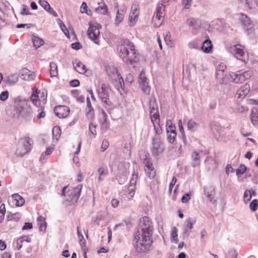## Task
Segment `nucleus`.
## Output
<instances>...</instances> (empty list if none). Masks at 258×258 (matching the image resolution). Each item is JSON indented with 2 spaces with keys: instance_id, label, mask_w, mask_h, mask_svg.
I'll return each instance as SVG.
<instances>
[{
  "instance_id": "obj_46",
  "label": "nucleus",
  "mask_w": 258,
  "mask_h": 258,
  "mask_svg": "<svg viewBox=\"0 0 258 258\" xmlns=\"http://www.w3.org/2000/svg\"><path fill=\"white\" fill-rule=\"evenodd\" d=\"M140 85V87H141L143 91L146 93V94H149L150 92V87L148 85V82L143 83Z\"/></svg>"
},
{
  "instance_id": "obj_37",
  "label": "nucleus",
  "mask_w": 258,
  "mask_h": 258,
  "mask_svg": "<svg viewBox=\"0 0 258 258\" xmlns=\"http://www.w3.org/2000/svg\"><path fill=\"white\" fill-rule=\"evenodd\" d=\"M178 234H177V229L176 227H174L172 229L171 232V241L174 242L175 243H178Z\"/></svg>"
},
{
  "instance_id": "obj_15",
  "label": "nucleus",
  "mask_w": 258,
  "mask_h": 258,
  "mask_svg": "<svg viewBox=\"0 0 258 258\" xmlns=\"http://www.w3.org/2000/svg\"><path fill=\"white\" fill-rule=\"evenodd\" d=\"M21 76L22 77V79L26 81L33 80L35 79L36 76L34 72H31L26 68L22 69Z\"/></svg>"
},
{
  "instance_id": "obj_32",
  "label": "nucleus",
  "mask_w": 258,
  "mask_h": 258,
  "mask_svg": "<svg viewBox=\"0 0 258 258\" xmlns=\"http://www.w3.org/2000/svg\"><path fill=\"white\" fill-rule=\"evenodd\" d=\"M166 127L167 134L172 132L176 133L175 126L172 124L171 120H167Z\"/></svg>"
},
{
  "instance_id": "obj_9",
  "label": "nucleus",
  "mask_w": 258,
  "mask_h": 258,
  "mask_svg": "<svg viewBox=\"0 0 258 258\" xmlns=\"http://www.w3.org/2000/svg\"><path fill=\"white\" fill-rule=\"evenodd\" d=\"M82 187V184H79L75 187L69 189L67 191L68 200L72 203H76L80 197Z\"/></svg>"
},
{
  "instance_id": "obj_23",
  "label": "nucleus",
  "mask_w": 258,
  "mask_h": 258,
  "mask_svg": "<svg viewBox=\"0 0 258 258\" xmlns=\"http://www.w3.org/2000/svg\"><path fill=\"white\" fill-rule=\"evenodd\" d=\"M191 158L192 160V166L196 167L199 166L200 164V158L199 153L194 151L191 155Z\"/></svg>"
},
{
  "instance_id": "obj_5",
  "label": "nucleus",
  "mask_w": 258,
  "mask_h": 258,
  "mask_svg": "<svg viewBox=\"0 0 258 258\" xmlns=\"http://www.w3.org/2000/svg\"><path fill=\"white\" fill-rule=\"evenodd\" d=\"M252 75L253 72L251 70L246 71L243 72L237 71L229 73L232 82L237 84L242 83L245 80L250 79Z\"/></svg>"
},
{
  "instance_id": "obj_29",
  "label": "nucleus",
  "mask_w": 258,
  "mask_h": 258,
  "mask_svg": "<svg viewBox=\"0 0 258 258\" xmlns=\"http://www.w3.org/2000/svg\"><path fill=\"white\" fill-rule=\"evenodd\" d=\"M50 75L51 77H56L58 75L56 64L53 62L50 63Z\"/></svg>"
},
{
  "instance_id": "obj_56",
  "label": "nucleus",
  "mask_w": 258,
  "mask_h": 258,
  "mask_svg": "<svg viewBox=\"0 0 258 258\" xmlns=\"http://www.w3.org/2000/svg\"><path fill=\"white\" fill-rule=\"evenodd\" d=\"M139 82L140 84L148 82L147 78L145 76V74L143 73H141L139 76Z\"/></svg>"
},
{
  "instance_id": "obj_13",
  "label": "nucleus",
  "mask_w": 258,
  "mask_h": 258,
  "mask_svg": "<svg viewBox=\"0 0 258 258\" xmlns=\"http://www.w3.org/2000/svg\"><path fill=\"white\" fill-rule=\"evenodd\" d=\"M54 111L58 117L65 118L69 115L70 110L67 106L59 105L54 108Z\"/></svg>"
},
{
  "instance_id": "obj_27",
  "label": "nucleus",
  "mask_w": 258,
  "mask_h": 258,
  "mask_svg": "<svg viewBox=\"0 0 258 258\" xmlns=\"http://www.w3.org/2000/svg\"><path fill=\"white\" fill-rule=\"evenodd\" d=\"M116 75L118 78V82L117 84H115V88L118 90H119L120 88L123 89V87L124 85L123 80L117 71H116Z\"/></svg>"
},
{
  "instance_id": "obj_53",
  "label": "nucleus",
  "mask_w": 258,
  "mask_h": 258,
  "mask_svg": "<svg viewBox=\"0 0 258 258\" xmlns=\"http://www.w3.org/2000/svg\"><path fill=\"white\" fill-rule=\"evenodd\" d=\"M238 255L237 252L235 250L232 249L229 250L227 254V258H237Z\"/></svg>"
},
{
  "instance_id": "obj_19",
  "label": "nucleus",
  "mask_w": 258,
  "mask_h": 258,
  "mask_svg": "<svg viewBox=\"0 0 258 258\" xmlns=\"http://www.w3.org/2000/svg\"><path fill=\"white\" fill-rule=\"evenodd\" d=\"M249 90L246 85L241 87L237 92L236 95L239 99L243 98L248 93Z\"/></svg>"
},
{
  "instance_id": "obj_21",
  "label": "nucleus",
  "mask_w": 258,
  "mask_h": 258,
  "mask_svg": "<svg viewBox=\"0 0 258 258\" xmlns=\"http://www.w3.org/2000/svg\"><path fill=\"white\" fill-rule=\"evenodd\" d=\"M38 225L40 231L45 232L46 228V223L45 221L44 218L40 216L37 218Z\"/></svg>"
},
{
  "instance_id": "obj_20",
  "label": "nucleus",
  "mask_w": 258,
  "mask_h": 258,
  "mask_svg": "<svg viewBox=\"0 0 258 258\" xmlns=\"http://www.w3.org/2000/svg\"><path fill=\"white\" fill-rule=\"evenodd\" d=\"M212 42L209 39L205 40L203 42V45L201 46V49L206 53H209L212 48Z\"/></svg>"
},
{
  "instance_id": "obj_45",
  "label": "nucleus",
  "mask_w": 258,
  "mask_h": 258,
  "mask_svg": "<svg viewBox=\"0 0 258 258\" xmlns=\"http://www.w3.org/2000/svg\"><path fill=\"white\" fill-rule=\"evenodd\" d=\"M249 208L253 212L256 211L258 208V200H253L249 204Z\"/></svg>"
},
{
  "instance_id": "obj_11",
  "label": "nucleus",
  "mask_w": 258,
  "mask_h": 258,
  "mask_svg": "<svg viewBox=\"0 0 258 258\" xmlns=\"http://www.w3.org/2000/svg\"><path fill=\"white\" fill-rule=\"evenodd\" d=\"M138 179V172L137 171H134L132 175V178L130 180V184L127 187V192H128L127 195V198L128 199H131L134 194H135V186L136 182Z\"/></svg>"
},
{
  "instance_id": "obj_51",
  "label": "nucleus",
  "mask_w": 258,
  "mask_h": 258,
  "mask_svg": "<svg viewBox=\"0 0 258 258\" xmlns=\"http://www.w3.org/2000/svg\"><path fill=\"white\" fill-rule=\"evenodd\" d=\"M251 198V192L249 190L246 189L244 193L243 199L245 202H248Z\"/></svg>"
},
{
  "instance_id": "obj_49",
  "label": "nucleus",
  "mask_w": 258,
  "mask_h": 258,
  "mask_svg": "<svg viewBox=\"0 0 258 258\" xmlns=\"http://www.w3.org/2000/svg\"><path fill=\"white\" fill-rule=\"evenodd\" d=\"M239 1L244 5L245 7H247L249 9H252L253 5L252 0H239Z\"/></svg>"
},
{
  "instance_id": "obj_12",
  "label": "nucleus",
  "mask_w": 258,
  "mask_h": 258,
  "mask_svg": "<svg viewBox=\"0 0 258 258\" xmlns=\"http://www.w3.org/2000/svg\"><path fill=\"white\" fill-rule=\"evenodd\" d=\"M89 38L97 44H99L98 37L100 35V30L97 26L90 25L88 30Z\"/></svg>"
},
{
  "instance_id": "obj_60",
  "label": "nucleus",
  "mask_w": 258,
  "mask_h": 258,
  "mask_svg": "<svg viewBox=\"0 0 258 258\" xmlns=\"http://www.w3.org/2000/svg\"><path fill=\"white\" fill-rule=\"evenodd\" d=\"M176 182V178L175 176H173L172 180L169 184V192L170 194L172 192V188H173L175 183Z\"/></svg>"
},
{
  "instance_id": "obj_33",
  "label": "nucleus",
  "mask_w": 258,
  "mask_h": 258,
  "mask_svg": "<svg viewBox=\"0 0 258 258\" xmlns=\"http://www.w3.org/2000/svg\"><path fill=\"white\" fill-rule=\"evenodd\" d=\"M39 4L46 11L49 12L50 13H51V11H53V10L51 8L50 5L47 1L45 0H39Z\"/></svg>"
},
{
  "instance_id": "obj_54",
  "label": "nucleus",
  "mask_w": 258,
  "mask_h": 258,
  "mask_svg": "<svg viewBox=\"0 0 258 258\" xmlns=\"http://www.w3.org/2000/svg\"><path fill=\"white\" fill-rule=\"evenodd\" d=\"M138 17V13L131 12L129 15V22L133 23L136 22V19Z\"/></svg>"
},
{
  "instance_id": "obj_58",
  "label": "nucleus",
  "mask_w": 258,
  "mask_h": 258,
  "mask_svg": "<svg viewBox=\"0 0 258 258\" xmlns=\"http://www.w3.org/2000/svg\"><path fill=\"white\" fill-rule=\"evenodd\" d=\"M190 199V195L189 194L187 193L183 195L181 198V202L183 203H187Z\"/></svg>"
},
{
  "instance_id": "obj_26",
  "label": "nucleus",
  "mask_w": 258,
  "mask_h": 258,
  "mask_svg": "<svg viewBox=\"0 0 258 258\" xmlns=\"http://www.w3.org/2000/svg\"><path fill=\"white\" fill-rule=\"evenodd\" d=\"M125 12L123 10H118L117 11L115 18V24L118 25L123 19Z\"/></svg>"
},
{
  "instance_id": "obj_55",
  "label": "nucleus",
  "mask_w": 258,
  "mask_h": 258,
  "mask_svg": "<svg viewBox=\"0 0 258 258\" xmlns=\"http://www.w3.org/2000/svg\"><path fill=\"white\" fill-rule=\"evenodd\" d=\"M9 97V92L8 91H3L0 94L1 100L4 101L6 100Z\"/></svg>"
},
{
  "instance_id": "obj_61",
  "label": "nucleus",
  "mask_w": 258,
  "mask_h": 258,
  "mask_svg": "<svg viewBox=\"0 0 258 258\" xmlns=\"http://www.w3.org/2000/svg\"><path fill=\"white\" fill-rule=\"evenodd\" d=\"M109 146V142L106 140H104L102 142V146H101V150L102 151L104 152L106 150Z\"/></svg>"
},
{
  "instance_id": "obj_57",
  "label": "nucleus",
  "mask_w": 258,
  "mask_h": 258,
  "mask_svg": "<svg viewBox=\"0 0 258 258\" xmlns=\"http://www.w3.org/2000/svg\"><path fill=\"white\" fill-rule=\"evenodd\" d=\"M22 15H31V13L29 12L28 8L26 5H23L22 11L21 12Z\"/></svg>"
},
{
  "instance_id": "obj_30",
  "label": "nucleus",
  "mask_w": 258,
  "mask_h": 258,
  "mask_svg": "<svg viewBox=\"0 0 258 258\" xmlns=\"http://www.w3.org/2000/svg\"><path fill=\"white\" fill-rule=\"evenodd\" d=\"M30 99L33 104L37 107L40 105V100L38 99V94L37 91L33 92L30 97Z\"/></svg>"
},
{
  "instance_id": "obj_50",
  "label": "nucleus",
  "mask_w": 258,
  "mask_h": 258,
  "mask_svg": "<svg viewBox=\"0 0 258 258\" xmlns=\"http://www.w3.org/2000/svg\"><path fill=\"white\" fill-rule=\"evenodd\" d=\"M187 224L185 226V228L190 230L192 228L194 224L195 223V221L191 218H188L186 220Z\"/></svg>"
},
{
  "instance_id": "obj_4",
  "label": "nucleus",
  "mask_w": 258,
  "mask_h": 258,
  "mask_svg": "<svg viewBox=\"0 0 258 258\" xmlns=\"http://www.w3.org/2000/svg\"><path fill=\"white\" fill-rule=\"evenodd\" d=\"M32 147L31 140L29 138L21 139L18 142L16 154L22 157L29 152Z\"/></svg>"
},
{
  "instance_id": "obj_25",
  "label": "nucleus",
  "mask_w": 258,
  "mask_h": 258,
  "mask_svg": "<svg viewBox=\"0 0 258 258\" xmlns=\"http://www.w3.org/2000/svg\"><path fill=\"white\" fill-rule=\"evenodd\" d=\"M98 172L99 173V177L98 178V181H101L104 177L108 174V170L107 168L103 167H100L98 169Z\"/></svg>"
},
{
  "instance_id": "obj_48",
  "label": "nucleus",
  "mask_w": 258,
  "mask_h": 258,
  "mask_svg": "<svg viewBox=\"0 0 258 258\" xmlns=\"http://www.w3.org/2000/svg\"><path fill=\"white\" fill-rule=\"evenodd\" d=\"M16 226V223L13 221H9V219H8V221L6 223V230L9 231L11 229L15 228Z\"/></svg>"
},
{
  "instance_id": "obj_62",
  "label": "nucleus",
  "mask_w": 258,
  "mask_h": 258,
  "mask_svg": "<svg viewBox=\"0 0 258 258\" xmlns=\"http://www.w3.org/2000/svg\"><path fill=\"white\" fill-rule=\"evenodd\" d=\"M33 227V224L30 222H25L22 229L23 230H29L32 229Z\"/></svg>"
},
{
  "instance_id": "obj_52",
  "label": "nucleus",
  "mask_w": 258,
  "mask_h": 258,
  "mask_svg": "<svg viewBox=\"0 0 258 258\" xmlns=\"http://www.w3.org/2000/svg\"><path fill=\"white\" fill-rule=\"evenodd\" d=\"M163 12H156L155 14L154 15L153 17V23H155L157 20L159 21L161 18L163 16Z\"/></svg>"
},
{
  "instance_id": "obj_63",
  "label": "nucleus",
  "mask_w": 258,
  "mask_h": 258,
  "mask_svg": "<svg viewBox=\"0 0 258 258\" xmlns=\"http://www.w3.org/2000/svg\"><path fill=\"white\" fill-rule=\"evenodd\" d=\"M192 0H182V5L185 9H189Z\"/></svg>"
},
{
  "instance_id": "obj_59",
  "label": "nucleus",
  "mask_w": 258,
  "mask_h": 258,
  "mask_svg": "<svg viewBox=\"0 0 258 258\" xmlns=\"http://www.w3.org/2000/svg\"><path fill=\"white\" fill-rule=\"evenodd\" d=\"M88 6L85 2H83L81 6V13H86L87 14L89 15V13L87 12Z\"/></svg>"
},
{
  "instance_id": "obj_24",
  "label": "nucleus",
  "mask_w": 258,
  "mask_h": 258,
  "mask_svg": "<svg viewBox=\"0 0 258 258\" xmlns=\"http://www.w3.org/2000/svg\"><path fill=\"white\" fill-rule=\"evenodd\" d=\"M14 200L16 201V205L17 207L22 206L25 203L24 199L18 194H14L12 196Z\"/></svg>"
},
{
  "instance_id": "obj_6",
  "label": "nucleus",
  "mask_w": 258,
  "mask_h": 258,
  "mask_svg": "<svg viewBox=\"0 0 258 258\" xmlns=\"http://www.w3.org/2000/svg\"><path fill=\"white\" fill-rule=\"evenodd\" d=\"M151 150L153 156L157 157L160 155L165 150L163 140L159 137H154L152 139Z\"/></svg>"
},
{
  "instance_id": "obj_38",
  "label": "nucleus",
  "mask_w": 258,
  "mask_h": 258,
  "mask_svg": "<svg viewBox=\"0 0 258 258\" xmlns=\"http://www.w3.org/2000/svg\"><path fill=\"white\" fill-rule=\"evenodd\" d=\"M178 126H179V132L181 134L182 140L184 143H186V137H185V133L184 132L183 127L182 125L181 120L180 119L178 120Z\"/></svg>"
},
{
  "instance_id": "obj_14",
  "label": "nucleus",
  "mask_w": 258,
  "mask_h": 258,
  "mask_svg": "<svg viewBox=\"0 0 258 258\" xmlns=\"http://www.w3.org/2000/svg\"><path fill=\"white\" fill-rule=\"evenodd\" d=\"M240 19L243 27L245 30H248L252 28V22L246 15L241 14Z\"/></svg>"
},
{
  "instance_id": "obj_31",
  "label": "nucleus",
  "mask_w": 258,
  "mask_h": 258,
  "mask_svg": "<svg viewBox=\"0 0 258 258\" xmlns=\"http://www.w3.org/2000/svg\"><path fill=\"white\" fill-rule=\"evenodd\" d=\"M32 40L33 43V45L36 48H39L44 43V41L41 38L37 36H33Z\"/></svg>"
},
{
  "instance_id": "obj_43",
  "label": "nucleus",
  "mask_w": 258,
  "mask_h": 258,
  "mask_svg": "<svg viewBox=\"0 0 258 258\" xmlns=\"http://www.w3.org/2000/svg\"><path fill=\"white\" fill-rule=\"evenodd\" d=\"M96 11H98L100 13L102 14H107L108 13V8L107 5L103 4L102 6H99L96 9Z\"/></svg>"
},
{
  "instance_id": "obj_44",
  "label": "nucleus",
  "mask_w": 258,
  "mask_h": 258,
  "mask_svg": "<svg viewBox=\"0 0 258 258\" xmlns=\"http://www.w3.org/2000/svg\"><path fill=\"white\" fill-rule=\"evenodd\" d=\"M6 214L5 205L2 204L0 206V223H2Z\"/></svg>"
},
{
  "instance_id": "obj_22",
  "label": "nucleus",
  "mask_w": 258,
  "mask_h": 258,
  "mask_svg": "<svg viewBox=\"0 0 258 258\" xmlns=\"http://www.w3.org/2000/svg\"><path fill=\"white\" fill-rule=\"evenodd\" d=\"M214 192V189L212 188V186L208 187L204 186V193L205 195L209 198L210 202L212 201L213 199V194Z\"/></svg>"
},
{
  "instance_id": "obj_18",
  "label": "nucleus",
  "mask_w": 258,
  "mask_h": 258,
  "mask_svg": "<svg viewBox=\"0 0 258 258\" xmlns=\"http://www.w3.org/2000/svg\"><path fill=\"white\" fill-rule=\"evenodd\" d=\"M75 70L80 74H84L86 72V68L82 62L76 60L73 62Z\"/></svg>"
},
{
  "instance_id": "obj_3",
  "label": "nucleus",
  "mask_w": 258,
  "mask_h": 258,
  "mask_svg": "<svg viewBox=\"0 0 258 258\" xmlns=\"http://www.w3.org/2000/svg\"><path fill=\"white\" fill-rule=\"evenodd\" d=\"M16 114L21 115L26 120H30L32 116V110L28 103L25 101H20L16 102L14 106Z\"/></svg>"
},
{
  "instance_id": "obj_34",
  "label": "nucleus",
  "mask_w": 258,
  "mask_h": 258,
  "mask_svg": "<svg viewBox=\"0 0 258 258\" xmlns=\"http://www.w3.org/2000/svg\"><path fill=\"white\" fill-rule=\"evenodd\" d=\"M149 107L150 108V113L158 112L157 106L156 104V101L154 98L151 99L149 101Z\"/></svg>"
},
{
  "instance_id": "obj_36",
  "label": "nucleus",
  "mask_w": 258,
  "mask_h": 258,
  "mask_svg": "<svg viewBox=\"0 0 258 258\" xmlns=\"http://www.w3.org/2000/svg\"><path fill=\"white\" fill-rule=\"evenodd\" d=\"M150 116L151 118V121L153 124L155 123H159L160 116L158 112L150 113Z\"/></svg>"
},
{
  "instance_id": "obj_39",
  "label": "nucleus",
  "mask_w": 258,
  "mask_h": 258,
  "mask_svg": "<svg viewBox=\"0 0 258 258\" xmlns=\"http://www.w3.org/2000/svg\"><path fill=\"white\" fill-rule=\"evenodd\" d=\"M246 167L244 164H240L239 168L237 169L235 171L236 174L237 176L240 177L243 174L246 170Z\"/></svg>"
},
{
  "instance_id": "obj_8",
  "label": "nucleus",
  "mask_w": 258,
  "mask_h": 258,
  "mask_svg": "<svg viewBox=\"0 0 258 258\" xmlns=\"http://www.w3.org/2000/svg\"><path fill=\"white\" fill-rule=\"evenodd\" d=\"M226 66L224 63L219 64L216 69V79L220 84H226L228 79L225 71Z\"/></svg>"
},
{
  "instance_id": "obj_7",
  "label": "nucleus",
  "mask_w": 258,
  "mask_h": 258,
  "mask_svg": "<svg viewBox=\"0 0 258 258\" xmlns=\"http://www.w3.org/2000/svg\"><path fill=\"white\" fill-rule=\"evenodd\" d=\"M98 94L104 107H107V106L111 105L112 102L109 100L108 85L106 84H102L101 85L100 90H98Z\"/></svg>"
},
{
  "instance_id": "obj_64",
  "label": "nucleus",
  "mask_w": 258,
  "mask_h": 258,
  "mask_svg": "<svg viewBox=\"0 0 258 258\" xmlns=\"http://www.w3.org/2000/svg\"><path fill=\"white\" fill-rule=\"evenodd\" d=\"M251 121L253 125H257L258 124V115L257 114L256 115H252L251 116Z\"/></svg>"
},
{
  "instance_id": "obj_40",
  "label": "nucleus",
  "mask_w": 258,
  "mask_h": 258,
  "mask_svg": "<svg viewBox=\"0 0 258 258\" xmlns=\"http://www.w3.org/2000/svg\"><path fill=\"white\" fill-rule=\"evenodd\" d=\"M102 114L103 115V118L101 119L102 126V127L108 128V122L107 120V114L104 110H102Z\"/></svg>"
},
{
  "instance_id": "obj_16",
  "label": "nucleus",
  "mask_w": 258,
  "mask_h": 258,
  "mask_svg": "<svg viewBox=\"0 0 258 258\" xmlns=\"http://www.w3.org/2000/svg\"><path fill=\"white\" fill-rule=\"evenodd\" d=\"M186 23L189 26L192 27L195 30L199 29L202 26L201 20L191 17L187 20Z\"/></svg>"
},
{
  "instance_id": "obj_47",
  "label": "nucleus",
  "mask_w": 258,
  "mask_h": 258,
  "mask_svg": "<svg viewBox=\"0 0 258 258\" xmlns=\"http://www.w3.org/2000/svg\"><path fill=\"white\" fill-rule=\"evenodd\" d=\"M24 242V241L22 239V238L20 237L18 239H17V240L14 242V246H16V249L17 250H20L23 246V243Z\"/></svg>"
},
{
  "instance_id": "obj_41",
  "label": "nucleus",
  "mask_w": 258,
  "mask_h": 258,
  "mask_svg": "<svg viewBox=\"0 0 258 258\" xmlns=\"http://www.w3.org/2000/svg\"><path fill=\"white\" fill-rule=\"evenodd\" d=\"M164 38L166 44L170 47H172L173 45V42L170 38V35L169 32H167V34L164 35Z\"/></svg>"
},
{
  "instance_id": "obj_35",
  "label": "nucleus",
  "mask_w": 258,
  "mask_h": 258,
  "mask_svg": "<svg viewBox=\"0 0 258 258\" xmlns=\"http://www.w3.org/2000/svg\"><path fill=\"white\" fill-rule=\"evenodd\" d=\"M21 217V214L20 213H16L15 214H13L12 215H9L8 217V219H9V221H13L15 223L18 221Z\"/></svg>"
},
{
  "instance_id": "obj_2",
  "label": "nucleus",
  "mask_w": 258,
  "mask_h": 258,
  "mask_svg": "<svg viewBox=\"0 0 258 258\" xmlns=\"http://www.w3.org/2000/svg\"><path fill=\"white\" fill-rule=\"evenodd\" d=\"M117 50L120 57L125 63L134 64L138 61L135 46L128 39L122 40Z\"/></svg>"
},
{
  "instance_id": "obj_1",
  "label": "nucleus",
  "mask_w": 258,
  "mask_h": 258,
  "mask_svg": "<svg viewBox=\"0 0 258 258\" xmlns=\"http://www.w3.org/2000/svg\"><path fill=\"white\" fill-rule=\"evenodd\" d=\"M153 224L148 217L145 216L140 220L139 227L135 236L137 240L135 247L139 252L149 251L153 242L152 236Z\"/></svg>"
},
{
  "instance_id": "obj_42",
  "label": "nucleus",
  "mask_w": 258,
  "mask_h": 258,
  "mask_svg": "<svg viewBox=\"0 0 258 258\" xmlns=\"http://www.w3.org/2000/svg\"><path fill=\"white\" fill-rule=\"evenodd\" d=\"M176 136V133H169L167 134V140L170 144H173Z\"/></svg>"
},
{
  "instance_id": "obj_17",
  "label": "nucleus",
  "mask_w": 258,
  "mask_h": 258,
  "mask_svg": "<svg viewBox=\"0 0 258 258\" xmlns=\"http://www.w3.org/2000/svg\"><path fill=\"white\" fill-rule=\"evenodd\" d=\"M87 109L86 115L89 118H93L94 117V110L91 105V103L89 97H87Z\"/></svg>"
},
{
  "instance_id": "obj_28",
  "label": "nucleus",
  "mask_w": 258,
  "mask_h": 258,
  "mask_svg": "<svg viewBox=\"0 0 258 258\" xmlns=\"http://www.w3.org/2000/svg\"><path fill=\"white\" fill-rule=\"evenodd\" d=\"M187 128L191 132L195 131L198 127V123L194 119H190L187 122Z\"/></svg>"
},
{
  "instance_id": "obj_10",
  "label": "nucleus",
  "mask_w": 258,
  "mask_h": 258,
  "mask_svg": "<svg viewBox=\"0 0 258 258\" xmlns=\"http://www.w3.org/2000/svg\"><path fill=\"white\" fill-rule=\"evenodd\" d=\"M229 51L233 53L234 57L237 59L243 62L246 61L247 56L245 54L240 45H233L230 47Z\"/></svg>"
}]
</instances>
